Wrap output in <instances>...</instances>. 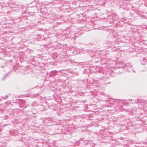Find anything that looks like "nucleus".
<instances>
[{"label":"nucleus","mask_w":147,"mask_h":147,"mask_svg":"<svg viewBox=\"0 0 147 147\" xmlns=\"http://www.w3.org/2000/svg\"><path fill=\"white\" fill-rule=\"evenodd\" d=\"M133 103H134V102H132Z\"/></svg>","instance_id":"nucleus-3"},{"label":"nucleus","mask_w":147,"mask_h":147,"mask_svg":"<svg viewBox=\"0 0 147 147\" xmlns=\"http://www.w3.org/2000/svg\"><path fill=\"white\" fill-rule=\"evenodd\" d=\"M133 103H134V102H132Z\"/></svg>","instance_id":"nucleus-2"},{"label":"nucleus","mask_w":147,"mask_h":147,"mask_svg":"<svg viewBox=\"0 0 147 147\" xmlns=\"http://www.w3.org/2000/svg\"><path fill=\"white\" fill-rule=\"evenodd\" d=\"M133 103H134V102H132Z\"/></svg>","instance_id":"nucleus-4"},{"label":"nucleus","mask_w":147,"mask_h":147,"mask_svg":"<svg viewBox=\"0 0 147 147\" xmlns=\"http://www.w3.org/2000/svg\"><path fill=\"white\" fill-rule=\"evenodd\" d=\"M138 101L137 100H136L135 103H136L137 102H138Z\"/></svg>","instance_id":"nucleus-1"}]
</instances>
